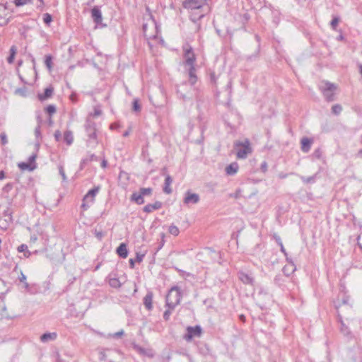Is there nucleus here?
I'll list each match as a JSON object with an SVG mask.
<instances>
[{"label":"nucleus","mask_w":362,"mask_h":362,"mask_svg":"<svg viewBox=\"0 0 362 362\" xmlns=\"http://www.w3.org/2000/svg\"><path fill=\"white\" fill-rule=\"evenodd\" d=\"M200 200V197L197 193H193L190 190H187L185 193V197L183 199V202L185 204H196Z\"/></svg>","instance_id":"obj_8"},{"label":"nucleus","mask_w":362,"mask_h":362,"mask_svg":"<svg viewBox=\"0 0 362 362\" xmlns=\"http://www.w3.org/2000/svg\"><path fill=\"white\" fill-rule=\"evenodd\" d=\"M185 64L189 66V69L188 71L189 78L192 77L194 76H197L195 74L196 69L194 66V59L189 58V59H186L185 62Z\"/></svg>","instance_id":"obj_15"},{"label":"nucleus","mask_w":362,"mask_h":362,"mask_svg":"<svg viewBox=\"0 0 362 362\" xmlns=\"http://www.w3.org/2000/svg\"><path fill=\"white\" fill-rule=\"evenodd\" d=\"M132 110L136 112L141 111V105L139 103V100L136 98L134 99V100L132 102Z\"/></svg>","instance_id":"obj_46"},{"label":"nucleus","mask_w":362,"mask_h":362,"mask_svg":"<svg viewBox=\"0 0 362 362\" xmlns=\"http://www.w3.org/2000/svg\"><path fill=\"white\" fill-rule=\"evenodd\" d=\"M8 215L9 217L12 218V211L9 209H7L4 211L3 217L6 218L8 219Z\"/></svg>","instance_id":"obj_62"},{"label":"nucleus","mask_w":362,"mask_h":362,"mask_svg":"<svg viewBox=\"0 0 362 362\" xmlns=\"http://www.w3.org/2000/svg\"><path fill=\"white\" fill-rule=\"evenodd\" d=\"M341 298V303H337V302H335L334 303V308L337 310H339V308L341 307V305H348L349 304V296H348L346 294V293L344 292L342 294H341H341H339L338 296V298L337 300H339Z\"/></svg>","instance_id":"obj_13"},{"label":"nucleus","mask_w":362,"mask_h":362,"mask_svg":"<svg viewBox=\"0 0 362 362\" xmlns=\"http://www.w3.org/2000/svg\"><path fill=\"white\" fill-rule=\"evenodd\" d=\"M173 182V179L172 177H170V175H168L166 177H165V182H164V187H163V192L167 194H170L172 193V189L170 188V185H171Z\"/></svg>","instance_id":"obj_24"},{"label":"nucleus","mask_w":362,"mask_h":362,"mask_svg":"<svg viewBox=\"0 0 362 362\" xmlns=\"http://www.w3.org/2000/svg\"><path fill=\"white\" fill-rule=\"evenodd\" d=\"M18 252H23L25 257L28 258L32 255V252L28 250V245L25 244H21L17 247Z\"/></svg>","instance_id":"obj_29"},{"label":"nucleus","mask_w":362,"mask_h":362,"mask_svg":"<svg viewBox=\"0 0 362 362\" xmlns=\"http://www.w3.org/2000/svg\"><path fill=\"white\" fill-rule=\"evenodd\" d=\"M177 94L178 97L181 98L183 101H187V100H190L192 98L191 95L183 93L181 89L177 90Z\"/></svg>","instance_id":"obj_39"},{"label":"nucleus","mask_w":362,"mask_h":362,"mask_svg":"<svg viewBox=\"0 0 362 362\" xmlns=\"http://www.w3.org/2000/svg\"><path fill=\"white\" fill-rule=\"evenodd\" d=\"M13 2L16 6H22L31 2V0H14Z\"/></svg>","instance_id":"obj_51"},{"label":"nucleus","mask_w":362,"mask_h":362,"mask_svg":"<svg viewBox=\"0 0 362 362\" xmlns=\"http://www.w3.org/2000/svg\"><path fill=\"white\" fill-rule=\"evenodd\" d=\"M64 141L68 145L70 146L74 141L73 133L70 130H66L64 133L63 137Z\"/></svg>","instance_id":"obj_26"},{"label":"nucleus","mask_w":362,"mask_h":362,"mask_svg":"<svg viewBox=\"0 0 362 362\" xmlns=\"http://www.w3.org/2000/svg\"><path fill=\"white\" fill-rule=\"evenodd\" d=\"M77 98H78V95L76 93H72L70 96H69V99L71 100V102L73 103H76L77 101Z\"/></svg>","instance_id":"obj_64"},{"label":"nucleus","mask_w":362,"mask_h":362,"mask_svg":"<svg viewBox=\"0 0 362 362\" xmlns=\"http://www.w3.org/2000/svg\"><path fill=\"white\" fill-rule=\"evenodd\" d=\"M260 168L263 173H265L267 170V163L266 161H263L261 163Z\"/></svg>","instance_id":"obj_63"},{"label":"nucleus","mask_w":362,"mask_h":362,"mask_svg":"<svg viewBox=\"0 0 362 362\" xmlns=\"http://www.w3.org/2000/svg\"><path fill=\"white\" fill-rule=\"evenodd\" d=\"M133 348L135 351L143 356H146L149 358H153L154 356L151 349H146L138 344H134Z\"/></svg>","instance_id":"obj_11"},{"label":"nucleus","mask_w":362,"mask_h":362,"mask_svg":"<svg viewBox=\"0 0 362 362\" xmlns=\"http://www.w3.org/2000/svg\"><path fill=\"white\" fill-rule=\"evenodd\" d=\"M59 173L62 177V180L64 182L66 181L67 178H66L64 170V167L62 165L59 166Z\"/></svg>","instance_id":"obj_54"},{"label":"nucleus","mask_w":362,"mask_h":362,"mask_svg":"<svg viewBox=\"0 0 362 362\" xmlns=\"http://www.w3.org/2000/svg\"><path fill=\"white\" fill-rule=\"evenodd\" d=\"M98 159V157L94 154V153H92V154H90L88 156L86 157V158H83L81 159V163H80V169L81 170H83V168L90 161H93V160H95L97 161Z\"/></svg>","instance_id":"obj_21"},{"label":"nucleus","mask_w":362,"mask_h":362,"mask_svg":"<svg viewBox=\"0 0 362 362\" xmlns=\"http://www.w3.org/2000/svg\"><path fill=\"white\" fill-rule=\"evenodd\" d=\"M23 287L25 290L30 294H35L39 290V287L36 284H30L28 282H25Z\"/></svg>","instance_id":"obj_22"},{"label":"nucleus","mask_w":362,"mask_h":362,"mask_svg":"<svg viewBox=\"0 0 362 362\" xmlns=\"http://www.w3.org/2000/svg\"><path fill=\"white\" fill-rule=\"evenodd\" d=\"M337 86L329 81H326L324 83V86H320V90L322 92V94L327 102H332L334 100V90H336Z\"/></svg>","instance_id":"obj_5"},{"label":"nucleus","mask_w":362,"mask_h":362,"mask_svg":"<svg viewBox=\"0 0 362 362\" xmlns=\"http://www.w3.org/2000/svg\"><path fill=\"white\" fill-rule=\"evenodd\" d=\"M139 192L144 196H150L152 194L153 189L151 187H141L139 189Z\"/></svg>","instance_id":"obj_40"},{"label":"nucleus","mask_w":362,"mask_h":362,"mask_svg":"<svg viewBox=\"0 0 362 362\" xmlns=\"http://www.w3.org/2000/svg\"><path fill=\"white\" fill-rule=\"evenodd\" d=\"M93 233L99 240H101L105 235L103 230H98L97 229H95Z\"/></svg>","instance_id":"obj_52"},{"label":"nucleus","mask_w":362,"mask_h":362,"mask_svg":"<svg viewBox=\"0 0 362 362\" xmlns=\"http://www.w3.org/2000/svg\"><path fill=\"white\" fill-rule=\"evenodd\" d=\"M130 200L138 205H141L145 202L144 197L139 192V191L138 192H133L130 197Z\"/></svg>","instance_id":"obj_17"},{"label":"nucleus","mask_w":362,"mask_h":362,"mask_svg":"<svg viewBox=\"0 0 362 362\" xmlns=\"http://www.w3.org/2000/svg\"><path fill=\"white\" fill-rule=\"evenodd\" d=\"M84 127L88 138L87 141L88 145L98 144L95 122L90 119H87Z\"/></svg>","instance_id":"obj_3"},{"label":"nucleus","mask_w":362,"mask_h":362,"mask_svg":"<svg viewBox=\"0 0 362 362\" xmlns=\"http://www.w3.org/2000/svg\"><path fill=\"white\" fill-rule=\"evenodd\" d=\"M284 281V279L281 274L276 275V276L274 279V283L279 286H281Z\"/></svg>","instance_id":"obj_48"},{"label":"nucleus","mask_w":362,"mask_h":362,"mask_svg":"<svg viewBox=\"0 0 362 362\" xmlns=\"http://www.w3.org/2000/svg\"><path fill=\"white\" fill-rule=\"evenodd\" d=\"M168 231L171 235L174 236H177L180 233L179 228L173 224L169 226Z\"/></svg>","instance_id":"obj_41"},{"label":"nucleus","mask_w":362,"mask_h":362,"mask_svg":"<svg viewBox=\"0 0 362 362\" xmlns=\"http://www.w3.org/2000/svg\"><path fill=\"white\" fill-rule=\"evenodd\" d=\"M91 204H90V197H87L86 193L82 199L81 208L82 209L83 211H86L90 208Z\"/></svg>","instance_id":"obj_31"},{"label":"nucleus","mask_w":362,"mask_h":362,"mask_svg":"<svg viewBox=\"0 0 362 362\" xmlns=\"http://www.w3.org/2000/svg\"><path fill=\"white\" fill-rule=\"evenodd\" d=\"M91 18L95 23V28H104L107 27V24L103 23V15L100 6H95L90 10Z\"/></svg>","instance_id":"obj_4"},{"label":"nucleus","mask_w":362,"mask_h":362,"mask_svg":"<svg viewBox=\"0 0 362 362\" xmlns=\"http://www.w3.org/2000/svg\"><path fill=\"white\" fill-rule=\"evenodd\" d=\"M56 141H59L62 139V134L59 130H56L54 134Z\"/></svg>","instance_id":"obj_61"},{"label":"nucleus","mask_w":362,"mask_h":362,"mask_svg":"<svg viewBox=\"0 0 362 362\" xmlns=\"http://www.w3.org/2000/svg\"><path fill=\"white\" fill-rule=\"evenodd\" d=\"M109 285L114 288H119L121 287V283L118 278L112 277L109 279Z\"/></svg>","instance_id":"obj_33"},{"label":"nucleus","mask_w":362,"mask_h":362,"mask_svg":"<svg viewBox=\"0 0 362 362\" xmlns=\"http://www.w3.org/2000/svg\"><path fill=\"white\" fill-rule=\"evenodd\" d=\"M202 327L199 325H196L194 327L189 326L187 328V333L184 336V339L189 341L194 337H200L202 334Z\"/></svg>","instance_id":"obj_6"},{"label":"nucleus","mask_w":362,"mask_h":362,"mask_svg":"<svg viewBox=\"0 0 362 362\" xmlns=\"http://www.w3.org/2000/svg\"><path fill=\"white\" fill-rule=\"evenodd\" d=\"M13 223V218L8 216V219L4 217L0 218V228L2 230H7L9 226Z\"/></svg>","instance_id":"obj_23"},{"label":"nucleus","mask_w":362,"mask_h":362,"mask_svg":"<svg viewBox=\"0 0 362 362\" xmlns=\"http://www.w3.org/2000/svg\"><path fill=\"white\" fill-rule=\"evenodd\" d=\"M153 293L151 291H148L146 295L143 299V303L146 309L148 311H151L153 309Z\"/></svg>","instance_id":"obj_9"},{"label":"nucleus","mask_w":362,"mask_h":362,"mask_svg":"<svg viewBox=\"0 0 362 362\" xmlns=\"http://www.w3.org/2000/svg\"><path fill=\"white\" fill-rule=\"evenodd\" d=\"M184 57H185V60L189 58H193L194 59V62L196 61V57L193 52V49L191 46L188 45L187 47H184Z\"/></svg>","instance_id":"obj_30"},{"label":"nucleus","mask_w":362,"mask_h":362,"mask_svg":"<svg viewBox=\"0 0 362 362\" xmlns=\"http://www.w3.org/2000/svg\"><path fill=\"white\" fill-rule=\"evenodd\" d=\"M98 355V358L100 361H106V354L104 350L100 351Z\"/></svg>","instance_id":"obj_59"},{"label":"nucleus","mask_w":362,"mask_h":362,"mask_svg":"<svg viewBox=\"0 0 362 362\" xmlns=\"http://www.w3.org/2000/svg\"><path fill=\"white\" fill-rule=\"evenodd\" d=\"M209 79L211 84L214 86L216 85L218 76L216 75L214 71H210L209 72Z\"/></svg>","instance_id":"obj_45"},{"label":"nucleus","mask_w":362,"mask_h":362,"mask_svg":"<svg viewBox=\"0 0 362 362\" xmlns=\"http://www.w3.org/2000/svg\"><path fill=\"white\" fill-rule=\"evenodd\" d=\"M1 141L2 145H6L8 143L7 136L6 133L2 132L0 134Z\"/></svg>","instance_id":"obj_56"},{"label":"nucleus","mask_w":362,"mask_h":362,"mask_svg":"<svg viewBox=\"0 0 362 362\" xmlns=\"http://www.w3.org/2000/svg\"><path fill=\"white\" fill-rule=\"evenodd\" d=\"M322 156V151L320 148L315 149L312 154V157L315 159H321Z\"/></svg>","instance_id":"obj_49"},{"label":"nucleus","mask_w":362,"mask_h":362,"mask_svg":"<svg viewBox=\"0 0 362 362\" xmlns=\"http://www.w3.org/2000/svg\"><path fill=\"white\" fill-rule=\"evenodd\" d=\"M52 60H53V57L52 55L47 54L45 56V64L47 69L49 71H51L52 69V65H53Z\"/></svg>","instance_id":"obj_35"},{"label":"nucleus","mask_w":362,"mask_h":362,"mask_svg":"<svg viewBox=\"0 0 362 362\" xmlns=\"http://www.w3.org/2000/svg\"><path fill=\"white\" fill-rule=\"evenodd\" d=\"M18 279L20 282L23 284V285L25 284V282H27L26 276L23 274L22 271L20 272V276H18Z\"/></svg>","instance_id":"obj_60"},{"label":"nucleus","mask_w":362,"mask_h":362,"mask_svg":"<svg viewBox=\"0 0 362 362\" xmlns=\"http://www.w3.org/2000/svg\"><path fill=\"white\" fill-rule=\"evenodd\" d=\"M9 21V18H6V16H3L1 14H0V26L6 25Z\"/></svg>","instance_id":"obj_50"},{"label":"nucleus","mask_w":362,"mask_h":362,"mask_svg":"<svg viewBox=\"0 0 362 362\" xmlns=\"http://www.w3.org/2000/svg\"><path fill=\"white\" fill-rule=\"evenodd\" d=\"M272 238L276 241L278 245H281V243H283L280 236L276 233L272 235Z\"/></svg>","instance_id":"obj_58"},{"label":"nucleus","mask_w":362,"mask_h":362,"mask_svg":"<svg viewBox=\"0 0 362 362\" xmlns=\"http://www.w3.org/2000/svg\"><path fill=\"white\" fill-rule=\"evenodd\" d=\"M272 21L274 24L276 26L280 22L279 12L278 11H272Z\"/></svg>","instance_id":"obj_36"},{"label":"nucleus","mask_w":362,"mask_h":362,"mask_svg":"<svg viewBox=\"0 0 362 362\" xmlns=\"http://www.w3.org/2000/svg\"><path fill=\"white\" fill-rule=\"evenodd\" d=\"M13 187V183H7L4 187H3V191L4 192H10Z\"/></svg>","instance_id":"obj_57"},{"label":"nucleus","mask_w":362,"mask_h":362,"mask_svg":"<svg viewBox=\"0 0 362 362\" xmlns=\"http://www.w3.org/2000/svg\"><path fill=\"white\" fill-rule=\"evenodd\" d=\"M116 252L119 257L124 259L126 258L128 256L127 245L124 243H120V245L116 250Z\"/></svg>","instance_id":"obj_18"},{"label":"nucleus","mask_w":362,"mask_h":362,"mask_svg":"<svg viewBox=\"0 0 362 362\" xmlns=\"http://www.w3.org/2000/svg\"><path fill=\"white\" fill-rule=\"evenodd\" d=\"M340 21V17L338 16H333L332 20L330 22V26L332 30L337 31L339 22Z\"/></svg>","instance_id":"obj_34"},{"label":"nucleus","mask_w":362,"mask_h":362,"mask_svg":"<svg viewBox=\"0 0 362 362\" xmlns=\"http://www.w3.org/2000/svg\"><path fill=\"white\" fill-rule=\"evenodd\" d=\"M144 256H145L144 254H140V253L137 252L136 255V258L135 259H130L129 260L130 268H132V269L134 268L135 262H137L139 263L142 262Z\"/></svg>","instance_id":"obj_28"},{"label":"nucleus","mask_w":362,"mask_h":362,"mask_svg":"<svg viewBox=\"0 0 362 362\" xmlns=\"http://www.w3.org/2000/svg\"><path fill=\"white\" fill-rule=\"evenodd\" d=\"M124 334V332L123 329H121L120 331L119 332H117L115 333H113V334H109V336L110 337H112V338H119L121 337L122 336H123Z\"/></svg>","instance_id":"obj_53"},{"label":"nucleus","mask_w":362,"mask_h":362,"mask_svg":"<svg viewBox=\"0 0 362 362\" xmlns=\"http://www.w3.org/2000/svg\"><path fill=\"white\" fill-rule=\"evenodd\" d=\"M313 143V139L308 137H303L301 139V150L304 153H308L311 148V145Z\"/></svg>","instance_id":"obj_12"},{"label":"nucleus","mask_w":362,"mask_h":362,"mask_svg":"<svg viewBox=\"0 0 362 362\" xmlns=\"http://www.w3.org/2000/svg\"><path fill=\"white\" fill-rule=\"evenodd\" d=\"M181 291L177 286H173L168 291L165 298V306L171 310L180 304L181 300Z\"/></svg>","instance_id":"obj_1"},{"label":"nucleus","mask_w":362,"mask_h":362,"mask_svg":"<svg viewBox=\"0 0 362 362\" xmlns=\"http://www.w3.org/2000/svg\"><path fill=\"white\" fill-rule=\"evenodd\" d=\"M53 92H54V88L52 86H50L45 89V91L43 93L38 94V95H37L38 99L40 101H44L45 100L51 98L53 94Z\"/></svg>","instance_id":"obj_16"},{"label":"nucleus","mask_w":362,"mask_h":362,"mask_svg":"<svg viewBox=\"0 0 362 362\" xmlns=\"http://www.w3.org/2000/svg\"><path fill=\"white\" fill-rule=\"evenodd\" d=\"M17 52V47L15 45H12L10 48L9 56L7 58L8 64H13L14 62L15 55Z\"/></svg>","instance_id":"obj_32"},{"label":"nucleus","mask_w":362,"mask_h":362,"mask_svg":"<svg viewBox=\"0 0 362 362\" xmlns=\"http://www.w3.org/2000/svg\"><path fill=\"white\" fill-rule=\"evenodd\" d=\"M239 279L245 284L253 285L255 281L250 275L244 272L239 273Z\"/></svg>","instance_id":"obj_19"},{"label":"nucleus","mask_w":362,"mask_h":362,"mask_svg":"<svg viewBox=\"0 0 362 362\" xmlns=\"http://www.w3.org/2000/svg\"><path fill=\"white\" fill-rule=\"evenodd\" d=\"M300 180L305 184L314 183L315 182L316 175L310 177L300 176Z\"/></svg>","instance_id":"obj_38"},{"label":"nucleus","mask_w":362,"mask_h":362,"mask_svg":"<svg viewBox=\"0 0 362 362\" xmlns=\"http://www.w3.org/2000/svg\"><path fill=\"white\" fill-rule=\"evenodd\" d=\"M57 337L56 332H45L40 336V341L43 343L54 341L57 339Z\"/></svg>","instance_id":"obj_20"},{"label":"nucleus","mask_w":362,"mask_h":362,"mask_svg":"<svg viewBox=\"0 0 362 362\" xmlns=\"http://www.w3.org/2000/svg\"><path fill=\"white\" fill-rule=\"evenodd\" d=\"M234 148L236 151V156L238 158H245L252 151L250 141L247 139H245L243 141H235Z\"/></svg>","instance_id":"obj_2"},{"label":"nucleus","mask_w":362,"mask_h":362,"mask_svg":"<svg viewBox=\"0 0 362 362\" xmlns=\"http://www.w3.org/2000/svg\"><path fill=\"white\" fill-rule=\"evenodd\" d=\"M100 189V187L98 185L90 189L87 192V197H90V204H93L95 202V197L96 194L99 192Z\"/></svg>","instance_id":"obj_25"},{"label":"nucleus","mask_w":362,"mask_h":362,"mask_svg":"<svg viewBox=\"0 0 362 362\" xmlns=\"http://www.w3.org/2000/svg\"><path fill=\"white\" fill-rule=\"evenodd\" d=\"M340 331L346 337H349L351 335V331L344 322H341V325H340Z\"/></svg>","instance_id":"obj_37"},{"label":"nucleus","mask_w":362,"mask_h":362,"mask_svg":"<svg viewBox=\"0 0 362 362\" xmlns=\"http://www.w3.org/2000/svg\"><path fill=\"white\" fill-rule=\"evenodd\" d=\"M18 168L22 170H28L29 171L33 170L36 165L35 164H32L30 163L21 162L18 164Z\"/></svg>","instance_id":"obj_27"},{"label":"nucleus","mask_w":362,"mask_h":362,"mask_svg":"<svg viewBox=\"0 0 362 362\" xmlns=\"http://www.w3.org/2000/svg\"><path fill=\"white\" fill-rule=\"evenodd\" d=\"M206 4V0H185L182 6L187 9H199Z\"/></svg>","instance_id":"obj_7"},{"label":"nucleus","mask_w":362,"mask_h":362,"mask_svg":"<svg viewBox=\"0 0 362 362\" xmlns=\"http://www.w3.org/2000/svg\"><path fill=\"white\" fill-rule=\"evenodd\" d=\"M42 19H43V22L47 25L49 26L50 25L51 22L52 21V16L49 13H45L43 14Z\"/></svg>","instance_id":"obj_44"},{"label":"nucleus","mask_w":362,"mask_h":362,"mask_svg":"<svg viewBox=\"0 0 362 362\" xmlns=\"http://www.w3.org/2000/svg\"><path fill=\"white\" fill-rule=\"evenodd\" d=\"M163 206V203L160 201H156L153 204H148L143 208V211L147 214L151 213L154 210H158Z\"/></svg>","instance_id":"obj_10"},{"label":"nucleus","mask_w":362,"mask_h":362,"mask_svg":"<svg viewBox=\"0 0 362 362\" xmlns=\"http://www.w3.org/2000/svg\"><path fill=\"white\" fill-rule=\"evenodd\" d=\"M239 168L238 163L233 162L226 167L225 171L226 175L232 176L237 173Z\"/></svg>","instance_id":"obj_14"},{"label":"nucleus","mask_w":362,"mask_h":362,"mask_svg":"<svg viewBox=\"0 0 362 362\" xmlns=\"http://www.w3.org/2000/svg\"><path fill=\"white\" fill-rule=\"evenodd\" d=\"M168 309L166 310L164 313H163V319L165 320V321H168L170 319V316L172 313V310L171 309H170L169 308H168Z\"/></svg>","instance_id":"obj_55"},{"label":"nucleus","mask_w":362,"mask_h":362,"mask_svg":"<svg viewBox=\"0 0 362 362\" xmlns=\"http://www.w3.org/2000/svg\"><path fill=\"white\" fill-rule=\"evenodd\" d=\"M45 112L49 115V116H52L53 114L56 112V107L54 105H49L45 107Z\"/></svg>","instance_id":"obj_47"},{"label":"nucleus","mask_w":362,"mask_h":362,"mask_svg":"<svg viewBox=\"0 0 362 362\" xmlns=\"http://www.w3.org/2000/svg\"><path fill=\"white\" fill-rule=\"evenodd\" d=\"M342 111V107L339 104H335L332 107V112L335 115H339Z\"/></svg>","instance_id":"obj_43"},{"label":"nucleus","mask_w":362,"mask_h":362,"mask_svg":"<svg viewBox=\"0 0 362 362\" xmlns=\"http://www.w3.org/2000/svg\"><path fill=\"white\" fill-rule=\"evenodd\" d=\"M197 79H198L197 76H194L192 77L189 78L188 83L190 84L191 86H194L196 84ZM187 82L185 81L182 83L181 87L187 86Z\"/></svg>","instance_id":"obj_42"}]
</instances>
